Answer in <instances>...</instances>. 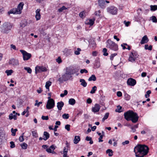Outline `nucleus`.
<instances>
[{
  "label": "nucleus",
  "mask_w": 157,
  "mask_h": 157,
  "mask_svg": "<svg viewBox=\"0 0 157 157\" xmlns=\"http://www.w3.org/2000/svg\"><path fill=\"white\" fill-rule=\"evenodd\" d=\"M11 48H13V49L16 50V48L15 46L13 44H11L10 45Z\"/></svg>",
  "instance_id": "0e129e2a"
},
{
  "label": "nucleus",
  "mask_w": 157,
  "mask_h": 157,
  "mask_svg": "<svg viewBox=\"0 0 157 157\" xmlns=\"http://www.w3.org/2000/svg\"><path fill=\"white\" fill-rule=\"evenodd\" d=\"M80 72L81 74H82L83 73H86L88 72V71L84 69H81L80 71Z\"/></svg>",
  "instance_id": "09e8293b"
},
{
  "label": "nucleus",
  "mask_w": 157,
  "mask_h": 157,
  "mask_svg": "<svg viewBox=\"0 0 157 157\" xmlns=\"http://www.w3.org/2000/svg\"><path fill=\"white\" fill-rule=\"evenodd\" d=\"M96 78L94 75H92L91 76H90L89 78L88 79L89 81H96Z\"/></svg>",
  "instance_id": "393cba45"
},
{
  "label": "nucleus",
  "mask_w": 157,
  "mask_h": 157,
  "mask_svg": "<svg viewBox=\"0 0 157 157\" xmlns=\"http://www.w3.org/2000/svg\"><path fill=\"white\" fill-rule=\"evenodd\" d=\"M69 103L71 105H73L75 103V101L73 98L70 99L69 100Z\"/></svg>",
  "instance_id": "bb28decb"
},
{
  "label": "nucleus",
  "mask_w": 157,
  "mask_h": 157,
  "mask_svg": "<svg viewBox=\"0 0 157 157\" xmlns=\"http://www.w3.org/2000/svg\"><path fill=\"white\" fill-rule=\"evenodd\" d=\"M149 41V39L147 35L144 36L142 38L140 43L141 44H143L147 43Z\"/></svg>",
  "instance_id": "dca6fc26"
},
{
  "label": "nucleus",
  "mask_w": 157,
  "mask_h": 157,
  "mask_svg": "<svg viewBox=\"0 0 157 157\" xmlns=\"http://www.w3.org/2000/svg\"><path fill=\"white\" fill-rule=\"evenodd\" d=\"M85 23L86 25L92 26L94 23V20H86Z\"/></svg>",
  "instance_id": "412c9836"
},
{
  "label": "nucleus",
  "mask_w": 157,
  "mask_h": 157,
  "mask_svg": "<svg viewBox=\"0 0 157 157\" xmlns=\"http://www.w3.org/2000/svg\"><path fill=\"white\" fill-rule=\"evenodd\" d=\"M103 138V136L102 135H101L100 136L99 138H98V142H102L103 140H101V139Z\"/></svg>",
  "instance_id": "680f3d73"
},
{
  "label": "nucleus",
  "mask_w": 157,
  "mask_h": 157,
  "mask_svg": "<svg viewBox=\"0 0 157 157\" xmlns=\"http://www.w3.org/2000/svg\"><path fill=\"white\" fill-rule=\"evenodd\" d=\"M85 12L84 11L81 12L79 14V16L82 19L84 18V17L85 16Z\"/></svg>",
  "instance_id": "473e14b6"
},
{
  "label": "nucleus",
  "mask_w": 157,
  "mask_h": 157,
  "mask_svg": "<svg viewBox=\"0 0 157 157\" xmlns=\"http://www.w3.org/2000/svg\"><path fill=\"white\" fill-rule=\"evenodd\" d=\"M148 150L149 148L147 145L139 144L135 147L134 151L136 156L143 157L147 154Z\"/></svg>",
  "instance_id": "f257e3e1"
},
{
  "label": "nucleus",
  "mask_w": 157,
  "mask_h": 157,
  "mask_svg": "<svg viewBox=\"0 0 157 157\" xmlns=\"http://www.w3.org/2000/svg\"><path fill=\"white\" fill-rule=\"evenodd\" d=\"M92 102V100L90 98L87 99L86 102L88 104H90Z\"/></svg>",
  "instance_id": "4d7b16f0"
},
{
  "label": "nucleus",
  "mask_w": 157,
  "mask_h": 157,
  "mask_svg": "<svg viewBox=\"0 0 157 157\" xmlns=\"http://www.w3.org/2000/svg\"><path fill=\"white\" fill-rule=\"evenodd\" d=\"M136 56V55L135 53L131 52L129 55L128 59L129 61L131 62L134 61L136 59V58L135 57Z\"/></svg>",
  "instance_id": "2eb2a0df"
},
{
  "label": "nucleus",
  "mask_w": 157,
  "mask_h": 157,
  "mask_svg": "<svg viewBox=\"0 0 157 157\" xmlns=\"http://www.w3.org/2000/svg\"><path fill=\"white\" fill-rule=\"evenodd\" d=\"M70 125L67 124L65 126V128L67 131H69L70 130Z\"/></svg>",
  "instance_id": "de8ad7c7"
},
{
  "label": "nucleus",
  "mask_w": 157,
  "mask_h": 157,
  "mask_svg": "<svg viewBox=\"0 0 157 157\" xmlns=\"http://www.w3.org/2000/svg\"><path fill=\"white\" fill-rule=\"evenodd\" d=\"M11 132L12 133V135L15 136V135L16 132H14V131L13 130V128H12L11 129Z\"/></svg>",
  "instance_id": "69168bd1"
},
{
  "label": "nucleus",
  "mask_w": 157,
  "mask_h": 157,
  "mask_svg": "<svg viewBox=\"0 0 157 157\" xmlns=\"http://www.w3.org/2000/svg\"><path fill=\"white\" fill-rule=\"evenodd\" d=\"M72 70L70 68H67L66 69V72L65 73H66V74H67L69 75H71L72 74Z\"/></svg>",
  "instance_id": "c85d7f7f"
},
{
  "label": "nucleus",
  "mask_w": 157,
  "mask_h": 157,
  "mask_svg": "<svg viewBox=\"0 0 157 157\" xmlns=\"http://www.w3.org/2000/svg\"><path fill=\"white\" fill-rule=\"evenodd\" d=\"M37 91L38 93L40 94L41 93V92L42 91V90L41 88H40L39 89H38L37 90Z\"/></svg>",
  "instance_id": "774afa93"
},
{
  "label": "nucleus",
  "mask_w": 157,
  "mask_h": 157,
  "mask_svg": "<svg viewBox=\"0 0 157 157\" xmlns=\"http://www.w3.org/2000/svg\"><path fill=\"white\" fill-rule=\"evenodd\" d=\"M125 118L128 121H132L133 123H135L138 120L139 117L137 113L132 111L129 110L124 113Z\"/></svg>",
  "instance_id": "f03ea898"
},
{
  "label": "nucleus",
  "mask_w": 157,
  "mask_h": 157,
  "mask_svg": "<svg viewBox=\"0 0 157 157\" xmlns=\"http://www.w3.org/2000/svg\"><path fill=\"white\" fill-rule=\"evenodd\" d=\"M46 151L48 152V153H55L54 151H53L52 152V150L51 149L49 148H47L46 149Z\"/></svg>",
  "instance_id": "49530a36"
},
{
  "label": "nucleus",
  "mask_w": 157,
  "mask_h": 157,
  "mask_svg": "<svg viewBox=\"0 0 157 157\" xmlns=\"http://www.w3.org/2000/svg\"><path fill=\"white\" fill-rule=\"evenodd\" d=\"M97 52L95 51H94L92 52V55L94 56H96L97 55Z\"/></svg>",
  "instance_id": "338daca9"
},
{
  "label": "nucleus",
  "mask_w": 157,
  "mask_h": 157,
  "mask_svg": "<svg viewBox=\"0 0 157 157\" xmlns=\"http://www.w3.org/2000/svg\"><path fill=\"white\" fill-rule=\"evenodd\" d=\"M122 109V107L121 106H117V110H116V111L118 112H121V110Z\"/></svg>",
  "instance_id": "864d4df0"
},
{
  "label": "nucleus",
  "mask_w": 157,
  "mask_h": 157,
  "mask_svg": "<svg viewBox=\"0 0 157 157\" xmlns=\"http://www.w3.org/2000/svg\"><path fill=\"white\" fill-rule=\"evenodd\" d=\"M80 82H81V85L83 87H86L87 86V83L83 79H80Z\"/></svg>",
  "instance_id": "b1692460"
},
{
  "label": "nucleus",
  "mask_w": 157,
  "mask_h": 157,
  "mask_svg": "<svg viewBox=\"0 0 157 157\" xmlns=\"http://www.w3.org/2000/svg\"><path fill=\"white\" fill-rule=\"evenodd\" d=\"M107 49L105 48H104L103 50V52L104 53L103 55L105 56H107L108 54L107 53Z\"/></svg>",
  "instance_id": "c03bdc74"
},
{
  "label": "nucleus",
  "mask_w": 157,
  "mask_h": 157,
  "mask_svg": "<svg viewBox=\"0 0 157 157\" xmlns=\"http://www.w3.org/2000/svg\"><path fill=\"white\" fill-rule=\"evenodd\" d=\"M62 117L64 119H67L69 118V115L68 114L64 113Z\"/></svg>",
  "instance_id": "58836bf2"
},
{
  "label": "nucleus",
  "mask_w": 157,
  "mask_h": 157,
  "mask_svg": "<svg viewBox=\"0 0 157 157\" xmlns=\"http://www.w3.org/2000/svg\"><path fill=\"white\" fill-rule=\"evenodd\" d=\"M40 9H37L36 11V20H40Z\"/></svg>",
  "instance_id": "a211bd4d"
},
{
  "label": "nucleus",
  "mask_w": 157,
  "mask_h": 157,
  "mask_svg": "<svg viewBox=\"0 0 157 157\" xmlns=\"http://www.w3.org/2000/svg\"><path fill=\"white\" fill-rule=\"evenodd\" d=\"M5 72L7 74V75L9 76L11 75L12 73L13 72V71L12 70H7Z\"/></svg>",
  "instance_id": "72a5a7b5"
},
{
  "label": "nucleus",
  "mask_w": 157,
  "mask_h": 157,
  "mask_svg": "<svg viewBox=\"0 0 157 157\" xmlns=\"http://www.w3.org/2000/svg\"><path fill=\"white\" fill-rule=\"evenodd\" d=\"M10 147L11 148H13L15 147V145L13 142L11 141L10 142Z\"/></svg>",
  "instance_id": "a18cd8bd"
},
{
  "label": "nucleus",
  "mask_w": 157,
  "mask_h": 157,
  "mask_svg": "<svg viewBox=\"0 0 157 157\" xmlns=\"http://www.w3.org/2000/svg\"><path fill=\"white\" fill-rule=\"evenodd\" d=\"M129 143V141L128 140H126L124 142H123L122 144L123 145H125V144H127Z\"/></svg>",
  "instance_id": "bf43d9fd"
},
{
  "label": "nucleus",
  "mask_w": 157,
  "mask_h": 157,
  "mask_svg": "<svg viewBox=\"0 0 157 157\" xmlns=\"http://www.w3.org/2000/svg\"><path fill=\"white\" fill-rule=\"evenodd\" d=\"M24 69L27 71L28 73L30 74H31V73L32 70L29 67H25Z\"/></svg>",
  "instance_id": "e433bc0d"
},
{
  "label": "nucleus",
  "mask_w": 157,
  "mask_h": 157,
  "mask_svg": "<svg viewBox=\"0 0 157 157\" xmlns=\"http://www.w3.org/2000/svg\"><path fill=\"white\" fill-rule=\"evenodd\" d=\"M20 51L22 54L23 59L24 60H27L31 57V54L25 51L22 50H20Z\"/></svg>",
  "instance_id": "0eeeda50"
},
{
  "label": "nucleus",
  "mask_w": 157,
  "mask_h": 157,
  "mask_svg": "<svg viewBox=\"0 0 157 157\" xmlns=\"http://www.w3.org/2000/svg\"><path fill=\"white\" fill-rule=\"evenodd\" d=\"M56 61L58 63H60L62 62L61 59L60 57H58V58L56 59Z\"/></svg>",
  "instance_id": "5fc2aeb1"
},
{
  "label": "nucleus",
  "mask_w": 157,
  "mask_h": 157,
  "mask_svg": "<svg viewBox=\"0 0 157 157\" xmlns=\"http://www.w3.org/2000/svg\"><path fill=\"white\" fill-rule=\"evenodd\" d=\"M12 28V26L9 23H5L2 27V32L4 33H8Z\"/></svg>",
  "instance_id": "20e7f679"
},
{
  "label": "nucleus",
  "mask_w": 157,
  "mask_h": 157,
  "mask_svg": "<svg viewBox=\"0 0 157 157\" xmlns=\"http://www.w3.org/2000/svg\"><path fill=\"white\" fill-rule=\"evenodd\" d=\"M145 49L146 50H151L152 48V46L151 45L148 46V45L146 44L145 45Z\"/></svg>",
  "instance_id": "f704fd0d"
},
{
  "label": "nucleus",
  "mask_w": 157,
  "mask_h": 157,
  "mask_svg": "<svg viewBox=\"0 0 157 157\" xmlns=\"http://www.w3.org/2000/svg\"><path fill=\"white\" fill-rule=\"evenodd\" d=\"M124 23L126 26H128L130 24V21H126L125 20L124 21Z\"/></svg>",
  "instance_id": "3c124183"
},
{
  "label": "nucleus",
  "mask_w": 157,
  "mask_h": 157,
  "mask_svg": "<svg viewBox=\"0 0 157 157\" xmlns=\"http://www.w3.org/2000/svg\"><path fill=\"white\" fill-rule=\"evenodd\" d=\"M67 9V8L65 6H63L61 8H59L58 10V11L60 13L61 12H64L65 10Z\"/></svg>",
  "instance_id": "cd10ccee"
},
{
  "label": "nucleus",
  "mask_w": 157,
  "mask_h": 157,
  "mask_svg": "<svg viewBox=\"0 0 157 157\" xmlns=\"http://www.w3.org/2000/svg\"><path fill=\"white\" fill-rule=\"evenodd\" d=\"M47 71V68L44 66H37L35 68V73L36 74L41 71Z\"/></svg>",
  "instance_id": "9b49d317"
},
{
  "label": "nucleus",
  "mask_w": 157,
  "mask_h": 157,
  "mask_svg": "<svg viewBox=\"0 0 157 157\" xmlns=\"http://www.w3.org/2000/svg\"><path fill=\"white\" fill-rule=\"evenodd\" d=\"M127 83L128 85L133 86L136 84V81L135 79L130 78L128 79Z\"/></svg>",
  "instance_id": "ddd939ff"
},
{
  "label": "nucleus",
  "mask_w": 157,
  "mask_h": 157,
  "mask_svg": "<svg viewBox=\"0 0 157 157\" xmlns=\"http://www.w3.org/2000/svg\"><path fill=\"white\" fill-rule=\"evenodd\" d=\"M117 95L119 97H120L122 96V94L120 91H118L117 93Z\"/></svg>",
  "instance_id": "052dcab7"
},
{
  "label": "nucleus",
  "mask_w": 157,
  "mask_h": 157,
  "mask_svg": "<svg viewBox=\"0 0 157 157\" xmlns=\"http://www.w3.org/2000/svg\"><path fill=\"white\" fill-rule=\"evenodd\" d=\"M117 55V54L115 53L112 54L110 56V59L111 60H113V57Z\"/></svg>",
  "instance_id": "13d9d810"
},
{
  "label": "nucleus",
  "mask_w": 157,
  "mask_h": 157,
  "mask_svg": "<svg viewBox=\"0 0 157 157\" xmlns=\"http://www.w3.org/2000/svg\"><path fill=\"white\" fill-rule=\"evenodd\" d=\"M21 146L23 149H25L27 148L28 145L25 143H23L21 144Z\"/></svg>",
  "instance_id": "2f4dec72"
},
{
  "label": "nucleus",
  "mask_w": 157,
  "mask_h": 157,
  "mask_svg": "<svg viewBox=\"0 0 157 157\" xmlns=\"http://www.w3.org/2000/svg\"><path fill=\"white\" fill-rule=\"evenodd\" d=\"M97 87L96 86H94L92 88V90L90 92V93L92 94L94 93L95 91L97 90Z\"/></svg>",
  "instance_id": "c9c22d12"
},
{
  "label": "nucleus",
  "mask_w": 157,
  "mask_h": 157,
  "mask_svg": "<svg viewBox=\"0 0 157 157\" xmlns=\"http://www.w3.org/2000/svg\"><path fill=\"white\" fill-rule=\"evenodd\" d=\"M13 119L14 120H16L17 119V115L16 114L13 115L12 113H11L9 116V119L11 120Z\"/></svg>",
  "instance_id": "5701e85b"
},
{
  "label": "nucleus",
  "mask_w": 157,
  "mask_h": 157,
  "mask_svg": "<svg viewBox=\"0 0 157 157\" xmlns=\"http://www.w3.org/2000/svg\"><path fill=\"white\" fill-rule=\"evenodd\" d=\"M52 82L50 81H47L46 82L45 85L46 88L49 90V87L51 85Z\"/></svg>",
  "instance_id": "a878e982"
},
{
  "label": "nucleus",
  "mask_w": 157,
  "mask_h": 157,
  "mask_svg": "<svg viewBox=\"0 0 157 157\" xmlns=\"http://www.w3.org/2000/svg\"><path fill=\"white\" fill-rule=\"evenodd\" d=\"M67 149L65 148V147L64 148L63 152V155H67Z\"/></svg>",
  "instance_id": "6e6d98bb"
},
{
  "label": "nucleus",
  "mask_w": 157,
  "mask_h": 157,
  "mask_svg": "<svg viewBox=\"0 0 157 157\" xmlns=\"http://www.w3.org/2000/svg\"><path fill=\"white\" fill-rule=\"evenodd\" d=\"M106 152L107 153H108L109 156H112V155H113V151H112V150L111 149H108L106 151Z\"/></svg>",
  "instance_id": "7c9ffc66"
},
{
  "label": "nucleus",
  "mask_w": 157,
  "mask_h": 157,
  "mask_svg": "<svg viewBox=\"0 0 157 157\" xmlns=\"http://www.w3.org/2000/svg\"><path fill=\"white\" fill-rule=\"evenodd\" d=\"M55 106V101L53 99H51L50 100H48L46 105V108L47 109H50L53 108Z\"/></svg>",
  "instance_id": "1a4fd4ad"
},
{
  "label": "nucleus",
  "mask_w": 157,
  "mask_h": 157,
  "mask_svg": "<svg viewBox=\"0 0 157 157\" xmlns=\"http://www.w3.org/2000/svg\"><path fill=\"white\" fill-rule=\"evenodd\" d=\"M28 24V22L26 20H21L20 22V26L21 27H25Z\"/></svg>",
  "instance_id": "f3484780"
},
{
  "label": "nucleus",
  "mask_w": 157,
  "mask_h": 157,
  "mask_svg": "<svg viewBox=\"0 0 157 157\" xmlns=\"http://www.w3.org/2000/svg\"><path fill=\"white\" fill-rule=\"evenodd\" d=\"M24 134V133H23L22 134V135L20 136L19 138V140L20 142H22L24 141V139L23 138V135Z\"/></svg>",
  "instance_id": "8fccbe9b"
},
{
  "label": "nucleus",
  "mask_w": 157,
  "mask_h": 157,
  "mask_svg": "<svg viewBox=\"0 0 157 157\" xmlns=\"http://www.w3.org/2000/svg\"><path fill=\"white\" fill-rule=\"evenodd\" d=\"M151 10L152 11H155L157 10V5H151Z\"/></svg>",
  "instance_id": "c756f323"
},
{
  "label": "nucleus",
  "mask_w": 157,
  "mask_h": 157,
  "mask_svg": "<svg viewBox=\"0 0 157 157\" xmlns=\"http://www.w3.org/2000/svg\"><path fill=\"white\" fill-rule=\"evenodd\" d=\"M80 140V138L79 136H75L74 140V143L75 144H77Z\"/></svg>",
  "instance_id": "aec40b11"
},
{
  "label": "nucleus",
  "mask_w": 157,
  "mask_h": 157,
  "mask_svg": "<svg viewBox=\"0 0 157 157\" xmlns=\"http://www.w3.org/2000/svg\"><path fill=\"white\" fill-rule=\"evenodd\" d=\"M24 4L23 2H20L18 5L17 8H13L8 12L10 14V13L13 14H20L21 13V10L23 8Z\"/></svg>",
  "instance_id": "7ed1b4c3"
},
{
  "label": "nucleus",
  "mask_w": 157,
  "mask_h": 157,
  "mask_svg": "<svg viewBox=\"0 0 157 157\" xmlns=\"http://www.w3.org/2000/svg\"><path fill=\"white\" fill-rule=\"evenodd\" d=\"M57 104V107L58 109L59 110H61L62 109V107L63 106L64 104L63 102L62 101L58 102Z\"/></svg>",
  "instance_id": "6ab92c4d"
},
{
  "label": "nucleus",
  "mask_w": 157,
  "mask_h": 157,
  "mask_svg": "<svg viewBox=\"0 0 157 157\" xmlns=\"http://www.w3.org/2000/svg\"><path fill=\"white\" fill-rule=\"evenodd\" d=\"M109 113H106L105 114L104 117L102 119V121H104L105 119H107L109 116Z\"/></svg>",
  "instance_id": "4c0bfd02"
},
{
  "label": "nucleus",
  "mask_w": 157,
  "mask_h": 157,
  "mask_svg": "<svg viewBox=\"0 0 157 157\" xmlns=\"http://www.w3.org/2000/svg\"><path fill=\"white\" fill-rule=\"evenodd\" d=\"M108 44L107 47L110 49L114 50H117L118 49V46L114 42L110 40H108L107 41Z\"/></svg>",
  "instance_id": "39448f33"
},
{
  "label": "nucleus",
  "mask_w": 157,
  "mask_h": 157,
  "mask_svg": "<svg viewBox=\"0 0 157 157\" xmlns=\"http://www.w3.org/2000/svg\"><path fill=\"white\" fill-rule=\"evenodd\" d=\"M44 135L45 136V137L43 138V140H47L49 137V134L47 132H44Z\"/></svg>",
  "instance_id": "4be33fe9"
},
{
  "label": "nucleus",
  "mask_w": 157,
  "mask_h": 157,
  "mask_svg": "<svg viewBox=\"0 0 157 157\" xmlns=\"http://www.w3.org/2000/svg\"><path fill=\"white\" fill-rule=\"evenodd\" d=\"M142 10L141 9H139L137 10V13L138 14H140L142 13Z\"/></svg>",
  "instance_id": "e2e57ef3"
},
{
  "label": "nucleus",
  "mask_w": 157,
  "mask_h": 157,
  "mask_svg": "<svg viewBox=\"0 0 157 157\" xmlns=\"http://www.w3.org/2000/svg\"><path fill=\"white\" fill-rule=\"evenodd\" d=\"M118 10L117 8L113 6H111L107 8V11L113 15L116 14L117 13Z\"/></svg>",
  "instance_id": "423d86ee"
},
{
  "label": "nucleus",
  "mask_w": 157,
  "mask_h": 157,
  "mask_svg": "<svg viewBox=\"0 0 157 157\" xmlns=\"http://www.w3.org/2000/svg\"><path fill=\"white\" fill-rule=\"evenodd\" d=\"M100 108V106L99 104H96L94 107H93L92 108V111L94 113H96L98 112Z\"/></svg>",
  "instance_id": "4468645a"
},
{
  "label": "nucleus",
  "mask_w": 157,
  "mask_h": 157,
  "mask_svg": "<svg viewBox=\"0 0 157 157\" xmlns=\"http://www.w3.org/2000/svg\"><path fill=\"white\" fill-rule=\"evenodd\" d=\"M32 134L33 136H34L35 138L38 137L37 133L35 131H33L32 132Z\"/></svg>",
  "instance_id": "37998d69"
},
{
  "label": "nucleus",
  "mask_w": 157,
  "mask_h": 157,
  "mask_svg": "<svg viewBox=\"0 0 157 157\" xmlns=\"http://www.w3.org/2000/svg\"><path fill=\"white\" fill-rule=\"evenodd\" d=\"M71 77V75H69L65 73L62 75L61 77L58 79V80L61 83L63 81H65L68 80Z\"/></svg>",
  "instance_id": "6e6552de"
},
{
  "label": "nucleus",
  "mask_w": 157,
  "mask_h": 157,
  "mask_svg": "<svg viewBox=\"0 0 157 157\" xmlns=\"http://www.w3.org/2000/svg\"><path fill=\"white\" fill-rule=\"evenodd\" d=\"M81 51V49L79 48H78L77 49V50L75 51V54L76 55H78L80 54V51Z\"/></svg>",
  "instance_id": "a19ab883"
},
{
  "label": "nucleus",
  "mask_w": 157,
  "mask_h": 157,
  "mask_svg": "<svg viewBox=\"0 0 157 157\" xmlns=\"http://www.w3.org/2000/svg\"><path fill=\"white\" fill-rule=\"evenodd\" d=\"M36 103L35 104V105H37L38 107H39L40 104H42V102L41 101L38 102V101L37 100H36L35 101Z\"/></svg>",
  "instance_id": "ea45409f"
},
{
  "label": "nucleus",
  "mask_w": 157,
  "mask_h": 157,
  "mask_svg": "<svg viewBox=\"0 0 157 157\" xmlns=\"http://www.w3.org/2000/svg\"><path fill=\"white\" fill-rule=\"evenodd\" d=\"M105 2L109 3V2L108 1L105 0H99L98 1V5L102 9L105 8L106 6Z\"/></svg>",
  "instance_id": "9d476101"
},
{
  "label": "nucleus",
  "mask_w": 157,
  "mask_h": 157,
  "mask_svg": "<svg viewBox=\"0 0 157 157\" xmlns=\"http://www.w3.org/2000/svg\"><path fill=\"white\" fill-rule=\"evenodd\" d=\"M41 118L43 120H47L48 119V116H42Z\"/></svg>",
  "instance_id": "603ef678"
},
{
  "label": "nucleus",
  "mask_w": 157,
  "mask_h": 157,
  "mask_svg": "<svg viewBox=\"0 0 157 157\" xmlns=\"http://www.w3.org/2000/svg\"><path fill=\"white\" fill-rule=\"evenodd\" d=\"M151 92L150 90L147 91L146 92V94L145 95L146 98H148L150 96L149 94L151 93Z\"/></svg>",
  "instance_id": "79ce46f5"
},
{
  "label": "nucleus",
  "mask_w": 157,
  "mask_h": 157,
  "mask_svg": "<svg viewBox=\"0 0 157 157\" xmlns=\"http://www.w3.org/2000/svg\"><path fill=\"white\" fill-rule=\"evenodd\" d=\"M9 63L14 66H17L19 65L18 61L13 58L11 59L10 60Z\"/></svg>",
  "instance_id": "f8f14e48"
}]
</instances>
